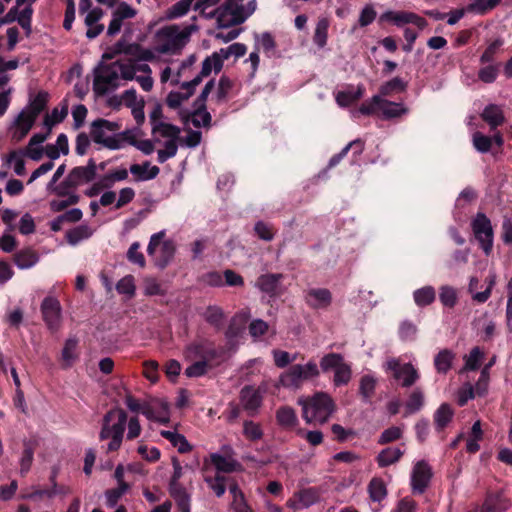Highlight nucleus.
<instances>
[{"label":"nucleus","instance_id":"obj_1","mask_svg":"<svg viewBox=\"0 0 512 512\" xmlns=\"http://www.w3.org/2000/svg\"><path fill=\"white\" fill-rule=\"evenodd\" d=\"M298 404L302 407V417L308 424H325L336 411L333 398L325 392L301 398Z\"/></svg>","mask_w":512,"mask_h":512},{"label":"nucleus","instance_id":"obj_2","mask_svg":"<svg viewBox=\"0 0 512 512\" xmlns=\"http://www.w3.org/2000/svg\"><path fill=\"white\" fill-rule=\"evenodd\" d=\"M126 423L127 413L123 409H111L105 414L99 436L102 441H107L102 446L107 453L115 452L121 447Z\"/></svg>","mask_w":512,"mask_h":512},{"label":"nucleus","instance_id":"obj_3","mask_svg":"<svg viewBox=\"0 0 512 512\" xmlns=\"http://www.w3.org/2000/svg\"><path fill=\"white\" fill-rule=\"evenodd\" d=\"M192 27H186L183 30L175 25L161 28L156 33L157 44L154 50L159 54H177L184 48L189 41Z\"/></svg>","mask_w":512,"mask_h":512},{"label":"nucleus","instance_id":"obj_4","mask_svg":"<svg viewBox=\"0 0 512 512\" xmlns=\"http://www.w3.org/2000/svg\"><path fill=\"white\" fill-rule=\"evenodd\" d=\"M320 370L315 361L310 360L306 364L291 365L279 377L280 384L285 388H300L304 382L318 378Z\"/></svg>","mask_w":512,"mask_h":512},{"label":"nucleus","instance_id":"obj_5","mask_svg":"<svg viewBox=\"0 0 512 512\" xmlns=\"http://www.w3.org/2000/svg\"><path fill=\"white\" fill-rule=\"evenodd\" d=\"M164 236L165 230L153 234L147 246V254L153 258L155 266L159 269H164L170 264L176 251L172 240L162 241Z\"/></svg>","mask_w":512,"mask_h":512},{"label":"nucleus","instance_id":"obj_6","mask_svg":"<svg viewBox=\"0 0 512 512\" xmlns=\"http://www.w3.org/2000/svg\"><path fill=\"white\" fill-rule=\"evenodd\" d=\"M470 226L480 249L486 256H489L494 244V230L491 220L485 213L477 212L472 218Z\"/></svg>","mask_w":512,"mask_h":512},{"label":"nucleus","instance_id":"obj_7","mask_svg":"<svg viewBox=\"0 0 512 512\" xmlns=\"http://www.w3.org/2000/svg\"><path fill=\"white\" fill-rule=\"evenodd\" d=\"M217 20L223 27L242 24L250 15L245 12L242 5H238L235 0H226L225 3L217 9Z\"/></svg>","mask_w":512,"mask_h":512},{"label":"nucleus","instance_id":"obj_8","mask_svg":"<svg viewBox=\"0 0 512 512\" xmlns=\"http://www.w3.org/2000/svg\"><path fill=\"white\" fill-rule=\"evenodd\" d=\"M119 70H121V66L118 61L110 65L98 63V96L104 95L119 86L121 79Z\"/></svg>","mask_w":512,"mask_h":512},{"label":"nucleus","instance_id":"obj_9","mask_svg":"<svg viewBox=\"0 0 512 512\" xmlns=\"http://www.w3.org/2000/svg\"><path fill=\"white\" fill-rule=\"evenodd\" d=\"M386 370L393 373L396 380L401 381V386L409 388L414 385L420 378L418 370L412 363L401 364L396 358H391L386 362Z\"/></svg>","mask_w":512,"mask_h":512},{"label":"nucleus","instance_id":"obj_10","mask_svg":"<svg viewBox=\"0 0 512 512\" xmlns=\"http://www.w3.org/2000/svg\"><path fill=\"white\" fill-rule=\"evenodd\" d=\"M433 477L432 467L425 460L416 462L412 468L410 485L413 494L422 495Z\"/></svg>","mask_w":512,"mask_h":512},{"label":"nucleus","instance_id":"obj_11","mask_svg":"<svg viewBox=\"0 0 512 512\" xmlns=\"http://www.w3.org/2000/svg\"><path fill=\"white\" fill-rule=\"evenodd\" d=\"M389 22L397 27H402L406 24H413L419 29H424L427 26V21L414 12L408 11H393L387 10L379 17V23Z\"/></svg>","mask_w":512,"mask_h":512},{"label":"nucleus","instance_id":"obj_12","mask_svg":"<svg viewBox=\"0 0 512 512\" xmlns=\"http://www.w3.org/2000/svg\"><path fill=\"white\" fill-rule=\"evenodd\" d=\"M239 400L242 408L251 417L258 415L263 404V391L260 388H254L251 385H245L239 394Z\"/></svg>","mask_w":512,"mask_h":512},{"label":"nucleus","instance_id":"obj_13","mask_svg":"<svg viewBox=\"0 0 512 512\" xmlns=\"http://www.w3.org/2000/svg\"><path fill=\"white\" fill-rule=\"evenodd\" d=\"M41 313L48 329L54 333L59 329L61 320V305L54 297H45L41 303Z\"/></svg>","mask_w":512,"mask_h":512},{"label":"nucleus","instance_id":"obj_14","mask_svg":"<svg viewBox=\"0 0 512 512\" xmlns=\"http://www.w3.org/2000/svg\"><path fill=\"white\" fill-rule=\"evenodd\" d=\"M284 277L282 273L261 274L256 280L255 287L269 297L275 298L281 293V283Z\"/></svg>","mask_w":512,"mask_h":512},{"label":"nucleus","instance_id":"obj_15","mask_svg":"<svg viewBox=\"0 0 512 512\" xmlns=\"http://www.w3.org/2000/svg\"><path fill=\"white\" fill-rule=\"evenodd\" d=\"M512 506L511 500L503 491L487 492L480 512H506Z\"/></svg>","mask_w":512,"mask_h":512},{"label":"nucleus","instance_id":"obj_16","mask_svg":"<svg viewBox=\"0 0 512 512\" xmlns=\"http://www.w3.org/2000/svg\"><path fill=\"white\" fill-rule=\"evenodd\" d=\"M136 10L126 2H121L112 13L111 21L108 25L107 34L114 36L120 32L122 23L125 19L133 18Z\"/></svg>","mask_w":512,"mask_h":512},{"label":"nucleus","instance_id":"obj_17","mask_svg":"<svg viewBox=\"0 0 512 512\" xmlns=\"http://www.w3.org/2000/svg\"><path fill=\"white\" fill-rule=\"evenodd\" d=\"M304 300L312 309H325L332 302V294L326 288H311L305 291Z\"/></svg>","mask_w":512,"mask_h":512},{"label":"nucleus","instance_id":"obj_18","mask_svg":"<svg viewBox=\"0 0 512 512\" xmlns=\"http://www.w3.org/2000/svg\"><path fill=\"white\" fill-rule=\"evenodd\" d=\"M193 0H180L172 5L167 11L169 19H176L184 16L190 10ZM218 3V0H197L195 9H206Z\"/></svg>","mask_w":512,"mask_h":512},{"label":"nucleus","instance_id":"obj_19","mask_svg":"<svg viewBox=\"0 0 512 512\" xmlns=\"http://www.w3.org/2000/svg\"><path fill=\"white\" fill-rule=\"evenodd\" d=\"M181 119L184 123L191 121L196 128H209L211 126L212 116L207 108H193L192 111H187L181 114Z\"/></svg>","mask_w":512,"mask_h":512},{"label":"nucleus","instance_id":"obj_20","mask_svg":"<svg viewBox=\"0 0 512 512\" xmlns=\"http://www.w3.org/2000/svg\"><path fill=\"white\" fill-rule=\"evenodd\" d=\"M74 186L82 182H88L96 177V163L90 158L87 166L75 167L68 176Z\"/></svg>","mask_w":512,"mask_h":512},{"label":"nucleus","instance_id":"obj_21","mask_svg":"<svg viewBox=\"0 0 512 512\" xmlns=\"http://www.w3.org/2000/svg\"><path fill=\"white\" fill-rule=\"evenodd\" d=\"M365 148V144L361 139H355L351 142H349L339 153L333 155L327 165L328 169H331L335 166H337L344 157L348 154V152L351 150L353 157L357 158L360 156Z\"/></svg>","mask_w":512,"mask_h":512},{"label":"nucleus","instance_id":"obj_22","mask_svg":"<svg viewBox=\"0 0 512 512\" xmlns=\"http://www.w3.org/2000/svg\"><path fill=\"white\" fill-rule=\"evenodd\" d=\"M483 121H485L489 127L490 130L494 131L499 126H501L505 121V116L503 113V110L500 106L496 104H489L487 105L482 113L480 114Z\"/></svg>","mask_w":512,"mask_h":512},{"label":"nucleus","instance_id":"obj_23","mask_svg":"<svg viewBox=\"0 0 512 512\" xmlns=\"http://www.w3.org/2000/svg\"><path fill=\"white\" fill-rule=\"evenodd\" d=\"M456 354L451 349H441L433 360L434 368L438 374L446 375L452 368Z\"/></svg>","mask_w":512,"mask_h":512},{"label":"nucleus","instance_id":"obj_24","mask_svg":"<svg viewBox=\"0 0 512 512\" xmlns=\"http://www.w3.org/2000/svg\"><path fill=\"white\" fill-rule=\"evenodd\" d=\"M210 457L211 463L219 474L232 473L242 469V465L236 459L225 457L219 453H213Z\"/></svg>","mask_w":512,"mask_h":512},{"label":"nucleus","instance_id":"obj_25","mask_svg":"<svg viewBox=\"0 0 512 512\" xmlns=\"http://www.w3.org/2000/svg\"><path fill=\"white\" fill-rule=\"evenodd\" d=\"M275 417L277 424L285 430H292L298 424L296 411L290 406L279 407L276 411Z\"/></svg>","mask_w":512,"mask_h":512},{"label":"nucleus","instance_id":"obj_26","mask_svg":"<svg viewBox=\"0 0 512 512\" xmlns=\"http://www.w3.org/2000/svg\"><path fill=\"white\" fill-rule=\"evenodd\" d=\"M229 492L232 496L231 508L234 512H253L237 481L229 482Z\"/></svg>","mask_w":512,"mask_h":512},{"label":"nucleus","instance_id":"obj_27","mask_svg":"<svg viewBox=\"0 0 512 512\" xmlns=\"http://www.w3.org/2000/svg\"><path fill=\"white\" fill-rule=\"evenodd\" d=\"M409 110L403 103L389 101L383 98L381 108V118L383 120H392L408 114Z\"/></svg>","mask_w":512,"mask_h":512},{"label":"nucleus","instance_id":"obj_28","mask_svg":"<svg viewBox=\"0 0 512 512\" xmlns=\"http://www.w3.org/2000/svg\"><path fill=\"white\" fill-rule=\"evenodd\" d=\"M404 450L399 447H387L376 456V462L380 468H386L397 463L404 455Z\"/></svg>","mask_w":512,"mask_h":512},{"label":"nucleus","instance_id":"obj_29","mask_svg":"<svg viewBox=\"0 0 512 512\" xmlns=\"http://www.w3.org/2000/svg\"><path fill=\"white\" fill-rule=\"evenodd\" d=\"M37 446L38 441L35 438L24 440L22 457L20 459V472L22 475H25L30 470Z\"/></svg>","mask_w":512,"mask_h":512},{"label":"nucleus","instance_id":"obj_30","mask_svg":"<svg viewBox=\"0 0 512 512\" xmlns=\"http://www.w3.org/2000/svg\"><path fill=\"white\" fill-rule=\"evenodd\" d=\"M13 260L19 269H29L38 263L39 255L31 248H24L13 255Z\"/></svg>","mask_w":512,"mask_h":512},{"label":"nucleus","instance_id":"obj_31","mask_svg":"<svg viewBox=\"0 0 512 512\" xmlns=\"http://www.w3.org/2000/svg\"><path fill=\"white\" fill-rule=\"evenodd\" d=\"M367 492L372 502L380 503L386 499L388 490L384 480L380 477H373L367 486Z\"/></svg>","mask_w":512,"mask_h":512},{"label":"nucleus","instance_id":"obj_32","mask_svg":"<svg viewBox=\"0 0 512 512\" xmlns=\"http://www.w3.org/2000/svg\"><path fill=\"white\" fill-rule=\"evenodd\" d=\"M136 139V134L132 130H125L120 133H114L109 136L105 141V147L116 150L124 147L126 143L131 145V142Z\"/></svg>","mask_w":512,"mask_h":512},{"label":"nucleus","instance_id":"obj_33","mask_svg":"<svg viewBox=\"0 0 512 512\" xmlns=\"http://www.w3.org/2000/svg\"><path fill=\"white\" fill-rule=\"evenodd\" d=\"M453 416L454 411L451 405L448 403H442L433 415L435 429L439 432L444 430L452 421Z\"/></svg>","mask_w":512,"mask_h":512},{"label":"nucleus","instance_id":"obj_34","mask_svg":"<svg viewBox=\"0 0 512 512\" xmlns=\"http://www.w3.org/2000/svg\"><path fill=\"white\" fill-rule=\"evenodd\" d=\"M204 320L214 327L217 331L224 326L225 314L221 307L217 305H209L202 314Z\"/></svg>","mask_w":512,"mask_h":512},{"label":"nucleus","instance_id":"obj_35","mask_svg":"<svg viewBox=\"0 0 512 512\" xmlns=\"http://www.w3.org/2000/svg\"><path fill=\"white\" fill-rule=\"evenodd\" d=\"M204 480L218 498L225 494L226 489L229 490L230 481H236L232 477H226L219 473H216L214 477L207 476Z\"/></svg>","mask_w":512,"mask_h":512},{"label":"nucleus","instance_id":"obj_36","mask_svg":"<svg viewBox=\"0 0 512 512\" xmlns=\"http://www.w3.org/2000/svg\"><path fill=\"white\" fill-rule=\"evenodd\" d=\"M161 436L167 439L179 453H187L192 450L191 444L187 441L186 437L176 431L162 430Z\"/></svg>","mask_w":512,"mask_h":512},{"label":"nucleus","instance_id":"obj_37","mask_svg":"<svg viewBox=\"0 0 512 512\" xmlns=\"http://www.w3.org/2000/svg\"><path fill=\"white\" fill-rule=\"evenodd\" d=\"M169 492L180 512H190L191 497L182 485L169 487Z\"/></svg>","mask_w":512,"mask_h":512},{"label":"nucleus","instance_id":"obj_38","mask_svg":"<svg viewBox=\"0 0 512 512\" xmlns=\"http://www.w3.org/2000/svg\"><path fill=\"white\" fill-rule=\"evenodd\" d=\"M425 403L424 393L421 388L416 387L410 393L405 403V415H411L419 412Z\"/></svg>","mask_w":512,"mask_h":512},{"label":"nucleus","instance_id":"obj_39","mask_svg":"<svg viewBox=\"0 0 512 512\" xmlns=\"http://www.w3.org/2000/svg\"><path fill=\"white\" fill-rule=\"evenodd\" d=\"M413 299L418 307H426L431 305L436 299V291L433 286L427 285L416 289L413 292Z\"/></svg>","mask_w":512,"mask_h":512},{"label":"nucleus","instance_id":"obj_40","mask_svg":"<svg viewBox=\"0 0 512 512\" xmlns=\"http://www.w3.org/2000/svg\"><path fill=\"white\" fill-rule=\"evenodd\" d=\"M408 83L400 77H394L391 80L383 83L379 88V94L382 98L391 96L395 93L406 91Z\"/></svg>","mask_w":512,"mask_h":512},{"label":"nucleus","instance_id":"obj_41","mask_svg":"<svg viewBox=\"0 0 512 512\" xmlns=\"http://www.w3.org/2000/svg\"><path fill=\"white\" fill-rule=\"evenodd\" d=\"M242 434L250 442H257L264 436V431L260 423L253 420H244Z\"/></svg>","mask_w":512,"mask_h":512},{"label":"nucleus","instance_id":"obj_42","mask_svg":"<svg viewBox=\"0 0 512 512\" xmlns=\"http://www.w3.org/2000/svg\"><path fill=\"white\" fill-rule=\"evenodd\" d=\"M48 102V93L40 91L37 95L30 100L27 116L37 119L38 115L46 108Z\"/></svg>","mask_w":512,"mask_h":512},{"label":"nucleus","instance_id":"obj_43","mask_svg":"<svg viewBox=\"0 0 512 512\" xmlns=\"http://www.w3.org/2000/svg\"><path fill=\"white\" fill-rule=\"evenodd\" d=\"M147 419L158 421L162 424L169 422V406L165 402H161V409L156 412L155 409L149 405H145L141 412Z\"/></svg>","mask_w":512,"mask_h":512},{"label":"nucleus","instance_id":"obj_44","mask_svg":"<svg viewBox=\"0 0 512 512\" xmlns=\"http://www.w3.org/2000/svg\"><path fill=\"white\" fill-rule=\"evenodd\" d=\"M121 70L120 77L124 80H133L135 78V74L138 71L151 73V69L148 64H141L137 62H129V63H120Z\"/></svg>","mask_w":512,"mask_h":512},{"label":"nucleus","instance_id":"obj_45","mask_svg":"<svg viewBox=\"0 0 512 512\" xmlns=\"http://www.w3.org/2000/svg\"><path fill=\"white\" fill-rule=\"evenodd\" d=\"M329 25V20L325 17L320 18L316 24L313 42L318 48H324L327 44Z\"/></svg>","mask_w":512,"mask_h":512},{"label":"nucleus","instance_id":"obj_46","mask_svg":"<svg viewBox=\"0 0 512 512\" xmlns=\"http://www.w3.org/2000/svg\"><path fill=\"white\" fill-rule=\"evenodd\" d=\"M296 496L302 508H308L320 501L319 490L315 487L304 488Z\"/></svg>","mask_w":512,"mask_h":512},{"label":"nucleus","instance_id":"obj_47","mask_svg":"<svg viewBox=\"0 0 512 512\" xmlns=\"http://www.w3.org/2000/svg\"><path fill=\"white\" fill-rule=\"evenodd\" d=\"M77 345L78 340L75 338H69L66 340L61 354L62 367L64 369L71 367L73 362L77 358V355L75 353Z\"/></svg>","mask_w":512,"mask_h":512},{"label":"nucleus","instance_id":"obj_48","mask_svg":"<svg viewBox=\"0 0 512 512\" xmlns=\"http://www.w3.org/2000/svg\"><path fill=\"white\" fill-rule=\"evenodd\" d=\"M36 120L27 116L26 110H23L16 119V125L19 128V132L15 133L13 138L16 141H21L31 130Z\"/></svg>","mask_w":512,"mask_h":512},{"label":"nucleus","instance_id":"obj_49","mask_svg":"<svg viewBox=\"0 0 512 512\" xmlns=\"http://www.w3.org/2000/svg\"><path fill=\"white\" fill-rule=\"evenodd\" d=\"M501 3V0H472L468 6V12L477 15H485Z\"/></svg>","mask_w":512,"mask_h":512},{"label":"nucleus","instance_id":"obj_50","mask_svg":"<svg viewBox=\"0 0 512 512\" xmlns=\"http://www.w3.org/2000/svg\"><path fill=\"white\" fill-rule=\"evenodd\" d=\"M503 44L504 40L500 37L490 42L479 58L480 64L485 65L488 63H495L496 55Z\"/></svg>","mask_w":512,"mask_h":512},{"label":"nucleus","instance_id":"obj_51","mask_svg":"<svg viewBox=\"0 0 512 512\" xmlns=\"http://www.w3.org/2000/svg\"><path fill=\"white\" fill-rule=\"evenodd\" d=\"M128 177V172L125 168L117 169L104 175L98 179V191L101 188H110L117 181L125 180Z\"/></svg>","mask_w":512,"mask_h":512},{"label":"nucleus","instance_id":"obj_52","mask_svg":"<svg viewBox=\"0 0 512 512\" xmlns=\"http://www.w3.org/2000/svg\"><path fill=\"white\" fill-rule=\"evenodd\" d=\"M500 63H488L478 70V79L485 83H494L499 75Z\"/></svg>","mask_w":512,"mask_h":512},{"label":"nucleus","instance_id":"obj_53","mask_svg":"<svg viewBox=\"0 0 512 512\" xmlns=\"http://www.w3.org/2000/svg\"><path fill=\"white\" fill-rule=\"evenodd\" d=\"M382 101L383 98L380 94L374 95L360 105L358 112L365 116L374 115L377 111H381Z\"/></svg>","mask_w":512,"mask_h":512},{"label":"nucleus","instance_id":"obj_54","mask_svg":"<svg viewBox=\"0 0 512 512\" xmlns=\"http://www.w3.org/2000/svg\"><path fill=\"white\" fill-rule=\"evenodd\" d=\"M128 488L129 486L127 483L121 482L116 488L107 490L105 492L106 506L109 508L115 507Z\"/></svg>","mask_w":512,"mask_h":512},{"label":"nucleus","instance_id":"obj_55","mask_svg":"<svg viewBox=\"0 0 512 512\" xmlns=\"http://www.w3.org/2000/svg\"><path fill=\"white\" fill-rule=\"evenodd\" d=\"M351 366L345 361L334 370L333 383L336 387L347 385L351 379Z\"/></svg>","mask_w":512,"mask_h":512},{"label":"nucleus","instance_id":"obj_56","mask_svg":"<svg viewBox=\"0 0 512 512\" xmlns=\"http://www.w3.org/2000/svg\"><path fill=\"white\" fill-rule=\"evenodd\" d=\"M344 362V357L339 353L325 354L320 360V368L323 372L334 371Z\"/></svg>","mask_w":512,"mask_h":512},{"label":"nucleus","instance_id":"obj_57","mask_svg":"<svg viewBox=\"0 0 512 512\" xmlns=\"http://www.w3.org/2000/svg\"><path fill=\"white\" fill-rule=\"evenodd\" d=\"M152 133H160L162 137L174 140L179 138L180 128L174 124L159 122L158 124H154Z\"/></svg>","mask_w":512,"mask_h":512},{"label":"nucleus","instance_id":"obj_58","mask_svg":"<svg viewBox=\"0 0 512 512\" xmlns=\"http://www.w3.org/2000/svg\"><path fill=\"white\" fill-rule=\"evenodd\" d=\"M221 69L222 63H220V59L216 54H212L211 56H208L203 60L199 75L202 78L207 77L211 74L212 71L218 73L221 71Z\"/></svg>","mask_w":512,"mask_h":512},{"label":"nucleus","instance_id":"obj_59","mask_svg":"<svg viewBox=\"0 0 512 512\" xmlns=\"http://www.w3.org/2000/svg\"><path fill=\"white\" fill-rule=\"evenodd\" d=\"M439 300L443 306L453 308L458 301L456 289L448 285L441 286Z\"/></svg>","mask_w":512,"mask_h":512},{"label":"nucleus","instance_id":"obj_60","mask_svg":"<svg viewBox=\"0 0 512 512\" xmlns=\"http://www.w3.org/2000/svg\"><path fill=\"white\" fill-rule=\"evenodd\" d=\"M376 380L370 375H364L360 380L359 393L365 402H369L375 392Z\"/></svg>","mask_w":512,"mask_h":512},{"label":"nucleus","instance_id":"obj_61","mask_svg":"<svg viewBox=\"0 0 512 512\" xmlns=\"http://www.w3.org/2000/svg\"><path fill=\"white\" fill-rule=\"evenodd\" d=\"M403 436V429L399 426H391L385 429L379 436L377 443L385 445L401 439Z\"/></svg>","mask_w":512,"mask_h":512},{"label":"nucleus","instance_id":"obj_62","mask_svg":"<svg viewBox=\"0 0 512 512\" xmlns=\"http://www.w3.org/2000/svg\"><path fill=\"white\" fill-rule=\"evenodd\" d=\"M417 332L418 328L412 321L404 320L399 326L398 334L402 341L408 342L416 339Z\"/></svg>","mask_w":512,"mask_h":512},{"label":"nucleus","instance_id":"obj_63","mask_svg":"<svg viewBox=\"0 0 512 512\" xmlns=\"http://www.w3.org/2000/svg\"><path fill=\"white\" fill-rule=\"evenodd\" d=\"M233 87V82L225 75L219 78L215 99L218 103L225 102L228 94Z\"/></svg>","mask_w":512,"mask_h":512},{"label":"nucleus","instance_id":"obj_64","mask_svg":"<svg viewBox=\"0 0 512 512\" xmlns=\"http://www.w3.org/2000/svg\"><path fill=\"white\" fill-rule=\"evenodd\" d=\"M474 148L480 153H487L492 147V138L477 131L472 136Z\"/></svg>","mask_w":512,"mask_h":512}]
</instances>
